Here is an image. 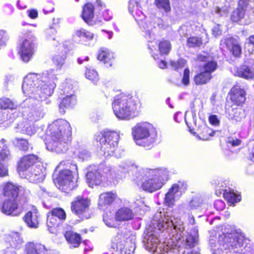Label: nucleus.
I'll return each mask as SVG.
<instances>
[{"label": "nucleus", "instance_id": "f257e3e1", "mask_svg": "<svg viewBox=\"0 0 254 254\" xmlns=\"http://www.w3.org/2000/svg\"><path fill=\"white\" fill-rule=\"evenodd\" d=\"M161 212L155 214L152 226L144 233L146 248L154 254H184L186 249L195 247L198 243V231L196 228L184 233V228L178 225L175 218Z\"/></svg>", "mask_w": 254, "mask_h": 254}, {"label": "nucleus", "instance_id": "f03ea898", "mask_svg": "<svg viewBox=\"0 0 254 254\" xmlns=\"http://www.w3.org/2000/svg\"><path fill=\"white\" fill-rule=\"evenodd\" d=\"M57 78L53 69L42 74L30 73L24 78L22 91L28 98L21 104L24 120L35 123L43 119L46 110L40 101L51 96L56 86Z\"/></svg>", "mask_w": 254, "mask_h": 254}, {"label": "nucleus", "instance_id": "7ed1b4c3", "mask_svg": "<svg viewBox=\"0 0 254 254\" xmlns=\"http://www.w3.org/2000/svg\"><path fill=\"white\" fill-rule=\"evenodd\" d=\"M222 234L216 240L212 238L209 240V245L213 254H225L231 250H237L242 254H254L250 250L253 244L247 243L248 239L240 231H233L229 225L224 226L222 228Z\"/></svg>", "mask_w": 254, "mask_h": 254}, {"label": "nucleus", "instance_id": "20e7f679", "mask_svg": "<svg viewBox=\"0 0 254 254\" xmlns=\"http://www.w3.org/2000/svg\"><path fill=\"white\" fill-rule=\"evenodd\" d=\"M71 130L70 126L66 121L59 119L53 122L47 130L48 138L46 144L47 149L58 153L65 151L70 140Z\"/></svg>", "mask_w": 254, "mask_h": 254}, {"label": "nucleus", "instance_id": "39448f33", "mask_svg": "<svg viewBox=\"0 0 254 254\" xmlns=\"http://www.w3.org/2000/svg\"><path fill=\"white\" fill-rule=\"evenodd\" d=\"M130 164L123 162L118 167H112L110 166H105L104 167H100V169L102 170L103 174L102 176L98 172V169L95 167H90L86 174L87 183L90 187L93 188L95 186H99L102 182L103 178L105 177L107 180H118L125 177V174L128 172Z\"/></svg>", "mask_w": 254, "mask_h": 254}, {"label": "nucleus", "instance_id": "423d86ee", "mask_svg": "<svg viewBox=\"0 0 254 254\" xmlns=\"http://www.w3.org/2000/svg\"><path fill=\"white\" fill-rule=\"evenodd\" d=\"M169 171L166 168L143 169L139 171V176L134 180L139 186L142 178L145 181L141 183V187L145 191L150 192L160 189L164 182L168 180Z\"/></svg>", "mask_w": 254, "mask_h": 254}, {"label": "nucleus", "instance_id": "0eeeda50", "mask_svg": "<svg viewBox=\"0 0 254 254\" xmlns=\"http://www.w3.org/2000/svg\"><path fill=\"white\" fill-rule=\"evenodd\" d=\"M140 6L136 0H131L129 2L128 10L134 17L140 28L145 33L149 42L155 39L154 30L156 25L163 27L162 20L158 17L149 18L145 20V16L140 9Z\"/></svg>", "mask_w": 254, "mask_h": 254}, {"label": "nucleus", "instance_id": "6e6552de", "mask_svg": "<svg viewBox=\"0 0 254 254\" xmlns=\"http://www.w3.org/2000/svg\"><path fill=\"white\" fill-rule=\"evenodd\" d=\"M132 134L136 144L145 147H151L157 137L156 129L148 123L137 124L132 128Z\"/></svg>", "mask_w": 254, "mask_h": 254}, {"label": "nucleus", "instance_id": "1a4fd4ad", "mask_svg": "<svg viewBox=\"0 0 254 254\" xmlns=\"http://www.w3.org/2000/svg\"><path fill=\"white\" fill-rule=\"evenodd\" d=\"M115 116L121 119H129L134 115L135 105L129 98L125 95L117 96L112 103Z\"/></svg>", "mask_w": 254, "mask_h": 254}, {"label": "nucleus", "instance_id": "9d476101", "mask_svg": "<svg viewBox=\"0 0 254 254\" xmlns=\"http://www.w3.org/2000/svg\"><path fill=\"white\" fill-rule=\"evenodd\" d=\"M95 139L100 142V153L107 157L114 154L118 147L119 134L116 131H107L95 135Z\"/></svg>", "mask_w": 254, "mask_h": 254}, {"label": "nucleus", "instance_id": "9b49d317", "mask_svg": "<svg viewBox=\"0 0 254 254\" xmlns=\"http://www.w3.org/2000/svg\"><path fill=\"white\" fill-rule=\"evenodd\" d=\"M135 240L133 236L126 238L122 234H118L113 241L112 247L117 254H131L135 249Z\"/></svg>", "mask_w": 254, "mask_h": 254}, {"label": "nucleus", "instance_id": "f8f14e48", "mask_svg": "<svg viewBox=\"0 0 254 254\" xmlns=\"http://www.w3.org/2000/svg\"><path fill=\"white\" fill-rule=\"evenodd\" d=\"M54 182L60 190L64 192L73 190L76 186V182L72 174L68 170L61 171L57 178L54 180Z\"/></svg>", "mask_w": 254, "mask_h": 254}, {"label": "nucleus", "instance_id": "ddd939ff", "mask_svg": "<svg viewBox=\"0 0 254 254\" xmlns=\"http://www.w3.org/2000/svg\"><path fill=\"white\" fill-rule=\"evenodd\" d=\"M35 40V36L30 33L20 44L18 53L23 62L27 63L32 58L34 53Z\"/></svg>", "mask_w": 254, "mask_h": 254}, {"label": "nucleus", "instance_id": "4468645a", "mask_svg": "<svg viewBox=\"0 0 254 254\" xmlns=\"http://www.w3.org/2000/svg\"><path fill=\"white\" fill-rule=\"evenodd\" d=\"M132 207L134 208V212L127 207H123L119 209L115 215L116 220L119 221H125L133 219L137 213H140V211L144 209L145 205L142 200L139 199L134 202Z\"/></svg>", "mask_w": 254, "mask_h": 254}, {"label": "nucleus", "instance_id": "2eb2a0df", "mask_svg": "<svg viewBox=\"0 0 254 254\" xmlns=\"http://www.w3.org/2000/svg\"><path fill=\"white\" fill-rule=\"evenodd\" d=\"M187 189V184L184 181H179L173 184L165 195V203L167 205H173L175 199L179 198Z\"/></svg>", "mask_w": 254, "mask_h": 254}, {"label": "nucleus", "instance_id": "dca6fc26", "mask_svg": "<svg viewBox=\"0 0 254 254\" xmlns=\"http://www.w3.org/2000/svg\"><path fill=\"white\" fill-rule=\"evenodd\" d=\"M66 217V213L63 209H53L47 214V225L49 231L53 232L52 229L59 226L65 220Z\"/></svg>", "mask_w": 254, "mask_h": 254}, {"label": "nucleus", "instance_id": "f3484780", "mask_svg": "<svg viewBox=\"0 0 254 254\" xmlns=\"http://www.w3.org/2000/svg\"><path fill=\"white\" fill-rule=\"evenodd\" d=\"M90 205V200L88 198L77 196L71 202V210L75 214L82 217L88 211Z\"/></svg>", "mask_w": 254, "mask_h": 254}, {"label": "nucleus", "instance_id": "a211bd4d", "mask_svg": "<svg viewBox=\"0 0 254 254\" xmlns=\"http://www.w3.org/2000/svg\"><path fill=\"white\" fill-rule=\"evenodd\" d=\"M23 176H20L32 183L42 182L45 178V169L42 166H36L32 167L26 171Z\"/></svg>", "mask_w": 254, "mask_h": 254}, {"label": "nucleus", "instance_id": "6ab92c4d", "mask_svg": "<svg viewBox=\"0 0 254 254\" xmlns=\"http://www.w3.org/2000/svg\"><path fill=\"white\" fill-rule=\"evenodd\" d=\"M246 91L240 86H234L230 92V99L232 102L237 106H241L246 101Z\"/></svg>", "mask_w": 254, "mask_h": 254}, {"label": "nucleus", "instance_id": "aec40b11", "mask_svg": "<svg viewBox=\"0 0 254 254\" xmlns=\"http://www.w3.org/2000/svg\"><path fill=\"white\" fill-rule=\"evenodd\" d=\"M5 242V249H10L16 252L21 247L23 241L18 233L12 232L6 236Z\"/></svg>", "mask_w": 254, "mask_h": 254}, {"label": "nucleus", "instance_id": "412c9836", "mask_svg": "<svg viewBox=\"0 0 254 254\" xmlns=\"http://www.w3.org/2000/svg\"><path fill=\"white\" fill-rule=\"evenodd\" d=\"M37 157L33 154L26 155L21 159L18 166L20 176H23L24 173L30 170L37 160Z\"/></svg>", "mask_w": 254, "mask_h": 254}, {"label": "nucleus", "instance_id": "4be33fe9", "mask_svg": "<svg viewBox=\"0 0 254 254\" xmlns=\"http://www.w3.org/2000/svg\"><path fill=\"white\" fill-rule=\"evenodd\" d=\"M220 45H225L228 49L235 57L239 56L242 52L241 48L238 41L234 38L228 37L221 41Z\"/></svg>", "mask_w": 254, "mask_h": 254}, {"label": "nucleus", "instance_id": "5701e85b", "mask_svg": "<svg viewBox=\"0 0 254 254\" xmlns=\"http://www.w3.org/2000/svg\"><path fill=\"white\" fill-rule=\"evenodd\" d=\"M39 216L38 210L35 207L33 206L31 209L25 214L23 219L28 227L36 228L39 224Z\"/></svg>", "mask_w": 254, "mask_h": 254}, {"label": "nucleus", "instance_id": "b1692460", "mask_svg": "<svg viewBox=\"0 0 254 254\" xmlns=\"http://www.w3.org/2000/svg\"><path fill=\"white\" fill-rule=\"evenodd\" d=\"M17 199L6 198L1 205L0 209L3 213L6 215H15L14 212L18 208Z\"/></svg>", "mask_w": 254, "mask_h": 254}, {"label": "nucleus", "instance_id": "393cba45", "mask_svg": "<svg viewBox=\"0 0 254 254\" xmlns=\"http://www.w3.org/2000/svg\"><path fill=\"white\" fill-rule=\"evenodd\" d=\"M18 191V186L11 182L6 183L3 189V194L6 198L17 199Z\"/></svg>", "mask_w": 254, "mask_h": 254}, {"label": "nucleus", "instance_id": "a878e982", "mask_svg": "<svg viewBox=\"0 0 254 254\" xmlns=\"http://www.w3.org/2000/svg\"><path fill=\"white\" fill-rule=\"evenodd\" d=\"M235 75L245 79L254 78V68L247 65H242L237 68Z\"/></svg>", "mask_w": 254, "mask_h": 254}, {"label": "nucleus", "instance_id": "bb28decb", "mask_svg": "<svg viewBox=\"0 0 254 254\" xmlns=\"http://www.w3.org/2000/svg\"><path fill=\"white\" fill-rule=\"evenodd\" d=\"M197 59L199 61L205 62L202 66V70L210 75L217 68V63L214 61H209L208 58L206 56L199 55L197 56Z\"/></svg>", "mask_w": 254, "mask_h": 254}, {"label": "nucleus", "instance_id": "cd10ccee", "mask_svg": "<svg viewBox=\"0 0 254 254\" xmlns=\"http://www.w3.org/2000/svg\"><path fill=\"white\" fill-rule=\"evenodd\" d=\"M28 120H24L22 123L18 125L17 131L22 133L26 134L29 135H32L35 133L36 128L34 123L28 122Z\"/></svg>", "mask_w": 254, "mask_h": 254}, {"label": "nucleus", "instance_id": "c85d7f7f", "mask_svg": "<svg viewBox=\"0 0 254 254\" xmlns=\"http://www.w3.org/2000/svg\"><path fill=\"white\" fill-rule=\"evenodd\" d=\"M25 251L27 254H46L47 252L44 245L32 242L26 245Z\"/></svg>", "mask_w": 254, "mask_h": 254}, {"label": "nucleus", "instance_id": "c756f323", "mask_svg": "<svg viewBox=\"0 0 254 254\" xmlns=\"http://www.w3.org/2000/svg\"><path fill=\"white\" fill-rule=\"evenodd\" d=\"M64 236L66 241L70 245V247L77 248L79 246L81 243V237L78 234L72 230H69L65 232Z\"/></svg>", "mask_w": 254, "mask_h": 254}, {"label": "nucleus", "instance_id": "7c9ffc66", "mask_svg": "<svg viewBox=\"0 0 254 254\" xmlns=\"http://www.w3.org/2000/svg\"><path fill=\"white\" fill-rule=\"evenodd\" d=\"M228 114L229 119L235 122H240L245 117L244 110L240 108L229 109Z\"/></svg>", "mask_w": 254, "mask_h": 254}, {"label": "nucleus", "instance_id": "2f4dec72", "mask_svg": "<svg viewBox=\"0 0 254 254\" xmlns=\"http://www.w3.org/2000/svg\"><path fill=\"white\" fill-rule=\"evenodd\" d=\"M116 197V193L113 192H107L101 194L99 196L98 205L102 207L107 204H111Z\"/></svg>", "mask_w": 254, "mask_h": 254}, {"label": "nucleus", "instance_id": "473e14b6", "mask_svg": "<svg viewBox=\"0 0 254 254\" xmlns=\"http://www.w3.org/2000/svg\"><path fill=\"white\" fill-rule=\"evenodd\" d=\"M93 17L94 6L88 3L83 8L82 17L85 22L90 24Z\"/></svg>", "mask_w": 254, "mask_h": 254}, {"label": "nucleus", "instance_id": "72a5a7b5", "mask_svg": "<svg viewBox=\"0 0 254 254\" xmlns=\"http://www.w3.org/2000/svg\"><path fill=\"white\" fill-rule=\"evenodd\" d=\"M65 95V97L63 98L59 106L60 110H63L61 112H64V108L71 107L76 103V97L74 94Z\"/></svg>", "mask_w": 254, "mask_h": 254}, {"label": "nucleus", "instance_id": "f704fd0d", "mask_svg": "<svg viewBox=\"0 0 254 254\" xmlns=\"http://www.w3.org/2000/svg\"><path fill=\"white\" fill-rule=\"evenodd\" d=\"M223 197L229 203L234 204L241 200V195L235 193L233 190H223Z\"/></svg>", "mask_w": 254, "mask_h": 254}, {"label": "nucleus", "instance_id": "c9c22d12", "mask_svg": "<svg viewBox=\"0 0 254 254\" xmlns=\"http://www.w3.org/2000/svg\"><path fill=\"white\" fill-rule=\"evenodd\" d=\"M113 58V54L105 48H102L98 56V59L103 62L104 64H108V63H109V66L112 65V64L110 63V62H111Z\"/></svg>", "mask_w": 254, "mask_h": 254}, {"label": "nucleus", "instance_id": "e433bc0d", "mask_svg": "<svg viewBox=\"0 0 254 254\" xmlns=\"http://www.w3.org/2000/svg\"><path fill=\"white\" fill-rule=\"evenodd\" d=\"M10 158V152L3 139L0 140V162H6Z\"/></svg>", "mask_w": 254, "mask_h": 254}, {"label": "nucleus", "instance_id": "4c0bfd02", "mask_svg": "<svg viewBox=\"0 0 254 254\" xmlns=\"http://www.w3.org/2000/svg\"><path fill=\"white\" fill-rule=\"evenodd\" d=\"M211 77L212 76L210 73L205 72L203 70V71L195 76L194 80L197 85L204 84L208 82Z\"/></svg>", "mask_w": 254, "mask_h": 254}, {"label": "nucleus", "instance_id": "58836bf2", "mask_svg": "<svg viewBox=\"0 0 254 254\" xmlns=\"http://www.w3.org/2000/svg\"><path fill=\"white\" fill-rule=\"evenodd\" d=\"M12 143L20 150L27 151L29 145L27 140L23 138H15L12 140Z\"/></svg>", "mask_w": 254, "mask_h": 254}, {"label": "nucleus", "instance_id": "ea45409f", "mask_svg": "<svg viewBox=\"0 0 254 254\" xmlns=\"http://www.w3.org/2000/svg\"><path fill=\"white\" fill-rule=\"evenodd\" d=\"M17 105L8 98L3 97L0 99V108L3 109H15Z\"/></svg>", "mask_w": 254, "mask_h": 254}, {"label": "nucleus", "instance_id": "a19ab883", "mask_svg": "<svg viewBox=\"0 0 254 254\" xmlns=\"http://www.w3.org/2000/svg\"><path fill=\"white\" fill-rule=\"evenodd\" d=\"M245 13V10L237 7L232 12L231 20L233 22H238L244 18Z\"/></svg>", "mask_w": 254, "mask_h": 254}, {"label": "nucleus", "instance_id": "79ce46f5", "mask_svg": "<svg viewBox=\"0 0 254 254\" xmlns=\"http://www.w3.org/2000/svg\"><path fill=\"white\" fill-rule=\"evenodd\" d=\"M155 4L157 8L161 11L168 12L171 10L169 0H155Z\"/></svg>", "mask_w": 254, "mask_h": 254}, {"label": "nucleus", "instance_id": "37998d69", "mask_svg": "<svg viewBox=\"0 0 254 254\" xmlns=\"http://www.w3.org/2000/svg\"><path fill=\"white\" fill-rule=\"evenodd\" d=\"M85 74L87 79L94 82H96L99 79V76L97 71L93 69H91L90 67H86Z\"/></svg>", "mask_w": 254, "mask_h": 254}, {"label": "nucleus", "instance_id": "c03bdc74", "mask_svg": "<svg viewBox=\"0 0 254 254\" xmlns=\"http://www.w3.org/2000/svg\"><path fill=\"white\" fill-rule=\"evenodd\" d=\"M75 34L79 38H85L87 40H91L93 39L94 34L83 28H81L75 32Z\"/></svg>", "mask_w": 254, "mask_h": 254}, {"label": "nucleus", "instance_id": "a18cd8bd", "mask_svg": "<svg viewBox=\"0 0 254 254\" xmlns=\"http://www.w3.org/2000/svg\"><path fill=\"white\" fill-rule=\"evenodd\" d=\"M191 209L189 204H183L178 207L179 213L182 216L190 217L191 214Z\"/></svg>", "mask_w": 254, "mask_h": 254}, {"label": "nucleus", "instance_id": "49530a36", "mask_svg": "<svg viewBox=\"0 0 254 254\" xmlns=\"http://www.w3.org/2000/svg\"><path fill=\"white\" fill-rule=\"evenodd\" d=\"M159 50L160 54H168L171 50L170 43L168 41H163L159 44Z\"/></svg>", "mask_w": 254, "mask_h": 254}, {"label": "nucleus", "instance_id": "de8ad7c7", "mask_svg": "<svg viewBox=\"0 0 254 254\" xmlns=\"http://www.w3.org/2000/svg\"><path fill=\"white\" fill-rule=\"evenodd\" d=\"M202 43L201 39L198 37H191L187 40V45L190 47H199Z\"/></svg>", "mask_w": 254, "mask_h": 254}, {"label": "nucleus", "instance_id": "09e8293b", "mask_svg": "<svg viewBox=\"0 0 254 254\" xmlns=\"http://www.w3.org/2000/svg\"><path fill=\"white\" fill-rule=\"evenodd\" d=\"M252 2L249 0H239L238 2V8L245 10V12L247 8L252 9L253 6L251 4Z\"/></svg>", "mask_w": 254, "mask_h": 254}, {"label": "nucleus", "instance_id": "8fccbe9b", "mask_svg": "<svg viewBox=\"0 0 254 254\" xmlns=\"http://www.w3.org/2000/svg\"><path fill=\"white\" fill-rule=\"evenodd\" d=\"M215 132L212 130L210 128L205 127L203 129L202 132V138L201 139L205 140H208L210 136L214 135Z\"/></svg>", "mask_w": 254, "mask_h": 254}, {"label": "nucleus", "instance_id": "3c124183", "mask_svg": "<svg viewBox=\"0 0 254 254\" xmlns=\"http://www.w3.org/2000/svg\"><path fill=\"white\" fill-rule=\"evenodd\" d=\"M228 8L226 6L220 7L217 6L215 7L213 9L214 12L219 16H223L227 15L228 12Z\"/></svg>", "mask_w": 254, "mask_h": 254}, {"label": "nucleus", "instance_id": "603ef678", "mask_svg": "<svg viewBox=\"0 0 254 254\" xmlns=\"http://www.w3.org/2000/svg\"><path fill=\"white\" fill-rule=\"evenodd\" d=\"M66 57L64 55H57L53 57L54 63L59 67H61L64 63Z\"/></svg>", "mask_w": 254, "mask_h": 254}, {"label": "nucleus", "instance_id": "864d4df0", "mask_svg": "<svg viewBox=\"0 0 254 254\" xmlns=\"http://www.w3.org/2000/svg\"><path fill=\"white\" fill-rule=\"evenodd\" d=\"M186 64V61L183 59L178 60L177 62H171V66L175 69L178 70L184 67Z\"/></svg>", "mask_w": 254, "mask_h": 254}, {"label": "nucleus", "instance_id": "5fc2aeb1", "mask_svg": "<svg viewBox=\"0 0 254 254\" xmlns=\"http://www.w3.org/2000/svg\"><path fill=\"white\" fill-rule=\"evenodd\" d=\"M73 85L70 83V82L66 81L64 85V94H73Z\"/></svg>", "mask_w": 254, "mask_h": 254}, {"label": "nucleus", "instance_id": "6e6d98bb", "mask_svg": "<svg viewBox=\"0 0 254 254\" xmlns=\"http://www.w3.org/2000/svg\"><path fill=\"white\" fill-rule=\"evenodd\" d=\"M191 28L189 24L182 26L180 29V33L185 36H187L190 33Z\"/></svg>", "mask_w": 254, "mask_h": 254}, {"label": "nucleus", "instance_id": "4d7b16f0", "mask_svg": "<svg viewBox=\"0 0 254 254\" xmlns=\"http://www.w3.org/2000/svg\"><path fill=\"white\" fill-rule=\"evenodd\" d=\"M188 204L191 209L193 210L197 209L200 206V202L198 198H193Z\"/></svg>", "mask_w": 254, "mask_h": 254}, {"label": "nucleus", "instance_id": "13d9d810", "mask_svg": "<svg viewBox=\"0 0 254 254\" xmlns=\"http://www.w3.org/2000/svg\"><path fill=\"white\" fill-rule=\"evenodd\" d=\"M190 70L186 68L184 72V75L182 79V82L185 85H188L190 83Z\"/></svg>", "mask_w": 254, "mask_h": 254}, {"label": "nucleus", "instance_id": "bf43d9fd", "mask_svg": "<svg viewBox=\"0 0 254 254\" xmlns=\"http://www.w3.org/2000/svg\"><path fill=\"white\" fill-rule=\"evenodd\" d=\"M7 39L5 31L0 30V48L5 45Z\"/></svg>", "mask_w": 254, "mask_h": 254}, {"label": "nucleus", "instance_id": "052dcab7", "mask_svg": "<svg viewBox=\"0 0 254 254\" xmlns=\"http://www.w3.org/2000/svg\"><path fill=\"white\" fill-rule=\"evenodd\" d=\"M78 157L83 161L87 160L90 156V153L87 150H82L79 152Z\"/></svg>", "mask_w": 254, "mask_h": 254}, {"label": "nucleus", "instance_id": "680f3d73", "mask_svg": "<svg viewBox=\"0 0 254 254\" xmlns=\"http://www.w3.org/2000/svg\"><path fill=\"white\" fill-rule=\"evenodd\" d=\"M214 207L219 211L223 210L225 206V203L221 200H217L214 202Z\"/></svg>", "mask_w": 254, "mask_h": 254}, {"label": "nucleus", "instance_id": "e2e57ef3", "mask_svg": "<svg viewBox=\"0 0 254 254\" xmlns=\"http://www.w3.org/2000/svg\"><path fill=\"white\" fill-rule=\"evenodd\" d=\"M251 45H253V47H254V35L250 36L246 39L245 44V48L247 49Z\"/></svg>", "mask_w": 254, "mask_h": 254}, {"label": "nucleus", "instance_id": "0e129e2a", "mask_svg": "<svg viewBox=\"0 0 254 254\" xmlns=\"http://www.w3.org/2000/svg\"><path fill=\"white\" fill-rule=\"evenodd\" d=\"M8 175V170L6 167L3 166L0 162V177H2Z\"/></svg>", "mask_w": 254, "mask_h": 254}, {"label": "nucleus", "instance_id": "69168bd1", "mask_svg": "<svg viewBox=\"0 0 254 254\" xmlns=\"http://www.w3.org/2000/svg\"><path fill=\"white\" fill-rule=\"evenodd\" d=\"M212 31L213 35L215 37L219 36L221 34V30L220 29V26L219 25L214 26Z\"/></svg>", "mask_w": 254, "mask_h": 254}, {"label": "nucleus", "instance_id": "338daca9", "mask_svg": "<svg viewBox=\"0 0 254 254\" xmlns=\"http://www.w3.org/2000/svg\"><path fill=\"white\" fill-rule=\"evenodd\" d=\"M28 15L29 17L35 19L38 16V11L35 9H31L27 11Z\"/></svg>", "mask_w": 254, "mask_h": 254}, {"label": "nucleus", "instance_id": "774afa93", "mask_svg": "<svg viewBox=\"0 0 254 254\" xmlns=\"http://www.w3.org/2000/svg\"><path fill=\"white\" fill-rule=\"evenodd\" d=\"M209 122L213 125H217L219 124V121L215 115H211L209 118Z\"/></svg>", "mask_w": 254, "mask_h": 254}]
</instances>
